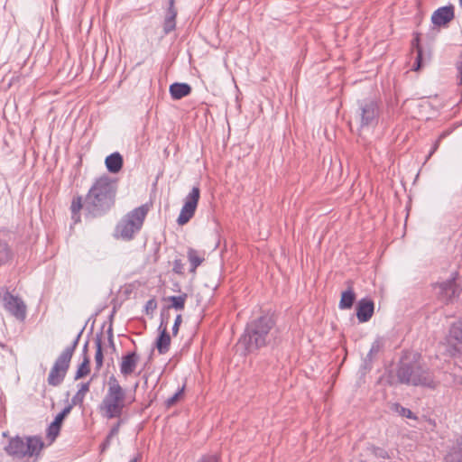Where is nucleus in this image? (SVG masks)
Returning a JSON list of instances; mask_svg holds the SVG:
<instances>
[{"mask_svg":"<svg viewBox=\"0 0 462 462\" xmlns=\"http://www.w3.org/2000/svg\"><path fill=\"white\" fill-rule=\"evenodd\" d=\"M116 180L107 175L97 178L85 196L86 214L97 217L108 212L115 204Z\"/></svg>","mask_w":462,"mask_h":462,"instance_id":"1","label":"nucleus"},{"mask_svg":"<svg viewBox=\"0 0 462 462\" xmlns=\"http://www.w3.org/2000/svg\"><path fill=\"white\" fill-rule=\"evenodd\" d=\"M106 386V392L97 407L98 412L106 420L120 419L134 398L127 395L126 389L115 375L109 376Z\"/></svg>","mask_w":462,"mask_h":462,"instance_id":"2","label":"nucleus"},{"mask_svg":"<svg viewBox=\"0 0 462 462\" xmlns=\"http://www.w3.org/2000/svg\"><path fill=\"white\" fill-rule=\"evenodd\" d=\"M273 326L274 321L269 316H261L251 321L241 336L239 345L243 346L246 352H253L265 346L273 338Z\"/></svg>","mask_w":462,"mask_h":462,"instance_id":"3","label":"nucleus"},{"mask_svg":"<svg viewBox=\"0 0 462 462\" xmlns=\"http://www.w3.org/2000/svg\"><path fill=\"white\" fill-rule=\"evenodd\" d=\"M396 375L401 383L407 385L430 389H434L438 385L432 372L416 360L411 362L402 361L397 368Z\"/></svg>","mask_w":462,"mask_h":462,"instance_id":"4","label":"nucleus"},{"mask_svg":"<svg viewBox=\"0 0 462 462\" xmlns=\"http://www.w3.org/2000/svg\"><path fill=\"white\" fill-rule=\"evenodd\" d=\"M44 448V442L40 436L18 435L10 437L4 446L5 452L14 458L34 457L37 459Z\"/></svg>","mask_w":462,"mask_h":462,"instance_id":"5","label":"nucleus"},{"mask_svg":"<svg viewBox=\"0 0 462 462\" xmlns=\"http://www.w3.org/2000/svg\"><path fill=\"white\" fill-rule=\"evenodd\" d=\"M80 335L81 332L79 333L72 344L67 346L55 360L47 378V382L50 385L58 386L63 382L69 370L73 353L79 344Z\"/></svg>","mask_w":462,"mask_h":462,"instance_id":"6","label":"nucleus"},{"mask_svg":"<svg viewBox=\"0 0 462 462\" xmlns=\"http://www.w3.org/2000/svg\"><path fill=\"white\" fill-rule=\"evenodd\" d=\"M147 212L148 209L144 206L129 212L116 226L117 235L125 240L132 239L134 234L141 229Z\"/></svg>","mask_w":462,"mask_h":462,"instance_id":"7","label":"nucleus"},{"mask_svg":"<svg viewBox=\"0 0 462 462\" xmlns=\"http://www.w3.org/2000/svg\"><path fill=\"white\" fill-rule=\"evenodd\" d=\"M379 115L380 108L374 99L366 98L358 102L356 119L360 129L374 128L378 123Z\"/></svg>","mask_w":462,"mask_h":462,"instance_id":"8","label":"nucleus"},{"mask_svg":"<svg viewBox=\"0 0 462 462\" xmlns=\"http://www.w3.org/2000/svg\"><path fill=\"white\" fill-rule=\"evenodd\" d=\"M445 346V351L449 356H462V318L451 325Z\"/></svg>","mask_w":462,"mask_h":462,"instance_id":"9","label":"nucleus"},{"mask_svg":"<svg viewBox=\"0 0 462 462\" xmlns=\"http://www.w3.org/2000/svg\"><path fill=\"white\" fill-rule=\"evenodd\" d=\"M435 291L438 299L441 302L448 304L457 300L461 292V288L453 276L445 282L436 284Z\"/></svg>","mask_w":462,"mask_h":462,"instance_id":"10","label":"nucleus"},{"mask_svg":"<svg viewBox=\"0 0 462 462\" xmlns=\"http://www.w3.org/2000/svg\"><path fill=\"white\" fill-rule=\"evenodd\" d=\"M200 197V189L199 186H194L190 192L186 196L184 205L180 209L177 223L180 226L187 224L194 216L198 202Z\"/></svg>","mask_w":462,"mask_h":462,"instance_id":"11","label":"nucleus"},{"mask_svg":"<svg viewBox=\"0 0 462 462\" xmlns=\"http://www.w3.org/2000/svg\"><path fill=\"white\" fill-rule=\"evenodd\" d=\"M3 303L5 309L13 316L20 320H23L26 316V305L17 296L12 295L10 292H5L3 296Z\"/></svg>","mask_w":462,"mask_h":462,"instance_id":"12","label":"nucleus"},{"mask_svg":"<svg viewBox=\"0 0 462 462\" xmlns=\"http://www.w3.org/2000/svg\"><path fill=\"white\" fill-rule=\"evenodd\" d=\"M374 304L367 298L361 299L356 305V317L359 322H367L373 316Z\"/></svg>","mask_w":462,"mask_h":462,"instance_id":"13","label":"nucleus"},{"mask_svg":"<svg viewBox=\"0 0 462 462\" xmlns=\"http://www.w3.org/2000/svg\"><path fill=\"white\" fill-rule=\"evenodd\" d=\"M139 356L135 352H130L123 356L120 363V373L124 376L133 374L137 366Z\"/></svg>","mask_w":462,"mask_h":462,"instance_id":"14","label":"nucleus"},{"mask_svg":"<svg viewBox=\"0 0 462 462\" xmlns=\"http://www.w3.org/2000/svg\"><path fill=\"white\" fill-rule=\"evenodd\" d=\"M454 18V7L453 6H443L437 9L432 16L431 22L438 25H445Z\"/></svg>","mask_w":462,"mask_h":462,"instance_id":"15","label":"nucleus"},{"mask_svg":"<svg viewBox=\"0 0 462 462\" xmlns=\"http://www.w3.org/2000/svg\"><path fill=\"white\" fill-rule=\"evenodd\" d=\"M72 405L66 406L61 412L57 414L54 420L50 424L47 430V435L54 439L60 433V427L65 417L70 412Z\"/></svg>","mask_w":462,"mask_h":462,"instance_id":"16","label":"nucleus"},{"mask_svg":"<svg viewBox=\"0 0 462 462\" xmlns=\"http://www.w3.org/2000/svg\"><path fill=\"white\" fill-rule=\"evenodd\" d=\"M444 462H462V435L456 439L455 444L446 455Z\"/></svg>","mask_w":462,"mask_h":462,"instance_id":"17","label":"nucleus"},{"mask_svg":"<svg viewBox=\"0 0 462 462\" xmlns=\"http://www.w3.org/2000/svg\"><path fill=\"white\" fill-rule=\"evenodd\" d=\"M105 164L109 172L117 173L123 167V157L119 152H114L106 158Z\"/></svg>","mask_w":462,"mask_h":462,"instance_id":"18","label":"nucleus"},{"mask_svg":"<svg viewBox=\"0 0 462 462\" xmlns=\"http://www.w3.org/2000/svg\"><path fill=\"white\" fill-rule=\"evenodd\" d=\"M191 92V87L187 83H173L170 86V94L175 100L180 99Z\"/></svg>","mask_w":462,"mask_h":462,"instance_id":"19","label":"nucleus"},{"mask_svg":"<svg viewBox=\"0 0 462 462\" xmlns=\"http://www.w3.org/2000/svg\"><path fill=\"white\" fill-rule=\"evenodd\" d=\"M159 337L156 339L155 346L157 347L158 352L161 355L166 354L170 349L171 345V337L165 328L159 329Z\"/></svg>","mask_w":462,"mask_h":462,"instance_id":"20","label":"nucleus"},{"mask_svg":"<svg viewBox=\"0 0 462 462\" xmlns=\"http://www.w3.org/2000/svg\"><path fill=\"white\" fill-rule=\"evenodd\" d=\"M356 300V294L351 288L341 293L338 308L340 310L351 309Z\"/></svg>","mask_w":462,"mask_h":462,"instance_id":"21","label":"nucleus"},{"mask_svg":"<svg viewBox=\"0 0 462 462\" xmlns=\"http://www.w3.org/2000/svg\"><path fill=\"white\" fill-rule=\"evenodd\" d=\"M89 382L82 383L79 384V388L76 394L71 399L72 407L75 405H81L84 402L87 393L89 391Z\"/></svg>","mask_w":462,"mask_h":462,"instance_id":"22","label":"nucleus"},{"mask_svg":"<svg viewBox=\"0 0 462 462\" xmlns=\"http://www.w3.org/2000/svg\"><path fill=\"white\" fill-rule=\"evenodd\" d=\"M12 255L13 253L9 245L5 240L0 239V266L7 263Z\"/></svg>","mask_w":462,"mask_h":462,"instance_id":"23","label":"nucleus"},{"mask_svg":"<svg viewBox=\"0 0 462 462\" xmlns=\"http://www.w3.org/2000/svg\"><path fill=\"white\" fill-rule=\"evenodd\" d=\"M71 213H74V216H77V220L79 221L80 216L79 211L83 209L86 212L85 207V199H83L81 197H77L72 200L70 206Z\"/></svg>","mask_w":462,"mask_h":462,"instance_id":"24","label":"nucleus"},{"mask_svg":"<svg viewBox=\"0 0 462 462\" xmlns=\"http://www.w3.org/2000/svg\"><path fill=\"white\" fill-rule=\"evenodd\" d=\"M188 257L191 264L190 272L195 273L197 267L201 264L204 259L201 256H199L198 252L194 249H189L188 251Z\"/></svg>","mask_w":462,"mask_h":462,"instance_id":"25","label":"nucleus"},{"mask_svg":"<svg viewBox=\"0 0 462 462\" xmlns=\"http://www.w3.org/2000/svg\"><path fill=\"white\" fill-rule=\"evenodd\" d=\"M89 371H90L89 370V358L85 354L83 361H82V363L80 364V365L79 366V368H78V370L76 372L75 379L78 380L79 378H82V377L86 376L87 374H89Z\"/></svg>","mask_w":462,"mask_h":462,"instance_id":"26","label":"nucleus"},{"mask_svg":"<svg viewBox=\"0 0 462 462\" xmlns=\"http://www.w3.org/2000/svg\"><path fill=\"white\" fill-rule=\"evenodd\" d=\"M187 295H180V296H170L168 300L171 302V308H174L178 310H182L185 307Z\"/></svg>","mask_w":462,"mask_h":462,"instance_id":"27","label":"nucleus"},{"mask_svg":"<svg viewBox=\"0 0 462 462\" xmlns=\"http://www.w3.org/2000/svg\"><path fill=\"white\" fill-rule=\"evenodd\" d=\"M96 354H95V364L97 370H99L103 365V352H102V342L101 338L96 339Z\"/></svg>","mask_w":462,"mask_h":462,"instance_id":"28","label":"nucleus"},{"mask_svg":"<svg viewBox=\"0 0 462 462\" xmlns=\"http://www.w3.org/2000/svg\"><path fill=\"white\" fill-rule=\"evenodd\" d=\"M392 410L394 411L395 412H397L398 414H400L402 417H405V418H408V419H416L415 415L413 414V412L411 410L402 407L399 403H393L392 405Z\"/></svg>","mask_w":462,"mask_h":462,"instance_id":"29","label":"nucleus"},{"mask_svg":"<svg viewBox=\"0 0 462 462\" xmlns=\"http://www.w3.org/2000/svg\"><path fill=\"white\" fill-rule=\"evenodd\" d=\"M366 450L370 454L374 455L375 457L383 458V459L389 458L388 452L383 448H379V447L371 445V446L367 447Z\"/></svg>","mask_w":462,"mask_h":462,"instance_id":"30","label":"nucleus"},{"mask_svg":"<svg viewBox=\"0 0 462 462\" xmlns=\"http://www.w3.org/2000/svg\"><path fill=\"white\" fill-rule=\"evenodd\" d=\"M170 308H164L161 312V323L158 329L165 328L167 330L170 319Z\"/></svg>","mask_w":462,"mask_h":462,"instance_id":"31","label":"nucleus"},{"mask_svg":"<svg viewBox=\"0 0 462 462\" xmlns=\"http://www.w3.org/2000/svg\"><path fill=\"white\" fill-rule=\"evenodd\" d=\"M176 27L175 19L172 16H167L164 20L163 30L166 34L170 33Z\"/></svg>","mask_w":462,"mask_h":462,"instance_id":"32","label":"nucleus"},{"mask_svg":"<svg viewBox=\"0 0 462 462\" xmlns=\"http://www.w3.org/2000/svg\"><path fill=\"white\" fill-rule=\"evenodd\" d=\"M413 45H416V49H417V57H416L414 69L418 70L421 66V60H422V51H421L420 47L419 46V38L418 37L414 39Z\"/></svg>","mask_w":462,"mask_h":462,"instance_id":"33","label":"nucleus"},{"mask_svg":"<svg viewBox=\"0 0 462 462\" xmlns=\"http://www.w3.org/2000/svg\"><path fill=\"white\" fill-rule=\"evenodd\" d=\"M125 423L123 419H117V421L112 426L108 433V439H112L116 436L119 432L120 427Z\"/></svg>","mask_w":462,"mask_h":462,"instance_id":"34","label":"nucleus"},{"mask_svg":"<svg viewBox=\"0 0 462 462\" xmlns=\"http://www.w3.org/2000/svg\"><path fill=\"white\" fill-rule=\"evenodd\" d=\"M381 347H382V343L379 339L374 341L371 346L370 351L367 355V358L372 359L373 356L377 354L381 350Z\"/></svg>","mask_w":462,"mask_h":462,"instance_id":"35","label":"nucleus"},{"mask_svg":"<svg viewBox=\"0 0 462 462\" xmlns=\"http://www.w3.org/2000/svg\"><path fill=\"white\" fill-rule=\"evenodd\" d=\"M183 390H184V387L180 388L178 392H176L171 397L168 398L167 401H166V405L168 407H171L172 406L173 404H175V402L178 401V399L180 398V396L183 393Z\"/></svg>","mask_w":462,"mask_h":462,"instance_id":"36","label":"nucleus"},{"mask_svg":"<svg viewBox=\"0 0 462 462\" xmlns=\"http://www.w3.org/2000/svg\"><path fill=\"white\" fill-rule=\"evenodd\" d=\"M181 321H182L181 315L180 314L177 315V317L174 320L173 327H172V334L174 336H176L178 334Z\"/></svg>","mask_w":462,"mask_h":462,"instance_id":"37","label":"nucleus"},{"mask_svg":"<svg viewBox=\"0 0 462 462\" xmlns=\"http://www.w3.org/2000/svg\"><path fill=\"white\" fill-rule=\"evenodd\" d=\"M173 272L176 273H182L183 264L180 260H175L173 262Z\"/></svg>","mask_w":462,"mask_h":462,"instance_id":"38","label":"nucleus"},{"mask_svg":"<svg viewBox=\"0 0 462 462\" xmlns=\"http://www.w3.org/2000/svg\"><path fill=\"white\" fill-rule=\"evenodd\" d=\"M173 4H174V1L173 0H170V6H169V9H168L167 16H172V18L175 19L176 15H177V12L174 9Z\"/></svg>","mask_w":462,"mask_h":462,"instance_id":"39","label":"nucleus"},{"mask_svg":"<svg viewBox=\"0 0 462 462\" xmlns=\"http://www.w3.org/2000/svg\"><path fill=\"white\" fill-rule=\"evenodd\" d=\"M439 140H436V142L434 143L431 150L430 151L428 156L426 157V161H428L432 155L433 153L438 150L439 146Z\"/></svg>","mask_w":462,"mask_h":462,"instance_id":"40","label":"nucleus"},{"mask_svg":"<svg viewBox=\"0 0 462 462\" xmlns=\"http://www.w3.org/2000/svg\"><path fill=\"white\" fill-rule=\"evenodd\" d=\"M198 462H217V458L216 456H207L203 457Z\"/></svg>","mask_w":462,"mask_h":462,"instance_id":"41","label":"nucleus"},{"mask_svg":"<svg viewBox=\"0 0 462 462\" xmlns=\"http://www.w3.org/2000/svg\"><path fill=\"white\" fill-rule=\"evenodd\" d=\"M107 333H108V343H109V346L115 350L116 346H115V343H114L112 328H109Z\"/></svg>","mask_w":462,"mask_h":462,"instance_id":"42","label":"nucleus"},{"mask_svg":"<svg viewBox=\"0 0 462 462\" xmlns=\"http://www.w3.org/2000/svg\"><path fill=\"white\" fill-rule=\"evenodd\" d=\"M156 308V303L153 300H150L146 303V309L153 310Z\"/></svg>","mask_w":462,"mask_h":462,"instance_id":"43","label":"nucleus"},{"mask_svg":"<svg viewBox=\"0 0 462 462\" xmlns=\"http://www.w3.org/2000/svg\"><path fill=\"white\" fill-rule=\"evenodd\" d=\"M111 439H108V435L106 438V440L102 444V450H105L110 445Z\"/></svg>","mask_w":462,"mask_h":462,"instance_id":"44","label":"nucleus"},{"mask_svg":"<svg viewBox=\"0 0 462 462\" xmlns=\"http://www.w3.org/2000/svg\"><path fill=\"white\" fill-rule=\"evenodd\" d=\"M5 292H9V291H6L4 287H0V299L2 300H3V296H4Z\"/></svg>","mask_w":462,"mask_h":462,"instance_id":"45","label":"nucleus"},{"mask_svg":"<svg viewBox=\"0 0 462 462\" xmlns=\"http://www.w3.org/2000/svg\"><path fill=\"white\" fill-rule=\"evenodd\" d=\"M447 135H448V133L443 132V133L439 136V138H438L437 140H439V142H440V141H441L443 138H445Z\"/></svg>","mask_w":462,"mask_h":462,"instance_id":"46","label":"nucleus"},{"mask_svg":"<svg viewBox=\"0 0 462 462\" xmlns=\"http://www.w3.org/2000/svg\"><path fill=\"white\" fill-rule=\"evenodd\" d=\"M2 436H3L4 438H7V437H8V439L10 438V437H9V435H8V431H4V432L2 433Z\"/></svg>","mask_w":462,"mask_h":462,"instance_id":"47","label":"nucleus"},{"mask_svg":"<svg viewBox=\"0 0 462 462\" xmlns=\"http://www.w3.org/2000/svg\"><path fill=\"white\" fill-rule=\"evenodd\" d=\"M71 215H72L71 216L72 219L74 220L75 223H77L78 222V221H76L77 220V216H74V213H71Z\"/></svg>","mask_w":462,"mask_h":462,"instance_id":"48","label":"nucleus"},{"mask_svg":"<svg viewBox=\"0 0 462 462\" xmlns=\"http://www.w3.org/2000/svg\"><path fill=\"white\" fill-rule=\"evenodd\" d=\"M129 462H137V458L134 457V458L131 459Z\"/></svg>","mask_w":462,"mask_h":462,"instance_id":"49","label":"nucleus"},{"mask_svg":"<svg viewBox=\"0 0 462 462\" xmlns=\"http://www.w3.org/2000/svg\"><path fill=\"white\" fill-rule=\"evenodd\" d=\"M87 346H88V344L86 343L85 346H84V352L87 351Z\"/></svg>","mask_w":462,"mask_h":462,"instance_id":"50","label":"nucleus"},{"mask_svg":"<svg viewBox=\"0 0 462 462\" xmlns=\"http://www.w3.org/2000/svg\"><path fill=\"white\" fill-rule=\"evenodd\" d=\"M460 6L462 7V0H459Z\"/></svg>","mask_w":462,"mask_h":462,"instance_id":"51","label":"nucleus"}]
</instances>
